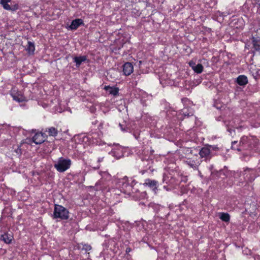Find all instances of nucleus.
I'll return each instance as SVG.
<instances>
[{
  "label": "nucleus",
  "mask_w": 260,
  "mask_h": 260,
  "mask_svg": "<svg viewBox=\"0 0 260 260\" xmlns=\"http://www.w3.org/2000/svg\"><path fill=\"white\" fill-rule=\"evenodd\" d=\"M116 187L121 192L128 195H131L133 192L132 187L129 184V180L127 177L118 179L116 181Z\"/></svg>",
  "instance_id": "1"
},
{
  "label": "nucleus",
  "mask_w": 260,
  "mask_h": 260,
  "mask_svg": "<svg viewBox=\"0 0 260 260\" xmlns=\"http://www.w3.org/2000/svg\"><path fill=\"white\" fill-rule=\"evenodd\" d=\"M53 218L67 220L69 218V212L67 209L61 205L55 204L54 206Z\"/></svg>",
  "instance_id": "2"
},
{
  "label": "nucleus",
  "mask_w": 260,
  "mask_h": 260,
  "mask_svg": "<svg viewBox=\"0 0 260 260\" xmlns=\"http://www.w3.org/2000/svg\"><path fill=\"white\" fill-rule=\"evenodd\" d=\"M72 164L71 160L69 158H65L63 157L58 158L57 161L54 164V167L56 170L62 173L68 170Z\"/></svg>",
  "instance_id": "3"
},
{
  "label": "nucleus",
  "mask_w": 260,
  "mask_h": 260,
  "mask_svg": "<svg viewBox=\"0 0 260 260\" xmlns=\"http://www.w3.org/2000/svg\"><path fill=\"white\" fill-rule=\"evenodd\" d=\"M113 145L115 146V148L109 153L117 159H119L124 156L126 152V149L118 144L114 143Z\"/></svg>",
  "instance_id": "4"
},
{
  "label": "nucleus",
  "mask_w": 260,
  "mask_h": 260,
  "mask_svg": "<svg viewBox=\"0 0 260 260\" xmlns=\"http://www.w3.org/2000/svg\"><path fill=\"white\" fill-rule=\"evenodd\" d=\"M47 135L42 131H38L32 137V141L36 144H41L43 143L46 139Z\"/></svg>",
  "instance_id": "5"
},
{
  "label": "nucleus",
  "mask_w": 260,
  "mask_h": 260,
  "mask_svg": "<svg viewBox=\"0 0 260 260\" xmlns=\"http://www.w3.org/2000/svg\"><path fill=\"white\" fill-rule=\"evenodd\" d=\"M143 185L145 187H149L155 194L157 193L158 190L157 188L158 186V181L155 180L147 179L145 180Z\"/></svg>",
  "instance_id": "6"
},
{
  "label": "nucleus",
  "mask_w": 260,
  "mask_h": 260,
  "mask_svg": "<svg viewBox=\"0 0 260 260\" xmlns=\"http://www.w3.org/2000/svg\"><path fill=\"white\" fill-rule=\"evenodd\" d=\"M240 143H242L243 144H247L249 145L251 148H252V146L255 148L257 144V139L252 136H243L241 138Z\"/></svg>",
  "instance_id": "7"
},
{
  "label": "nucleus",
  "mask_w": 260,
  "mask_h": 260,
  "mask_svg": "<svg viewBox=\"0 0 260 260\" xmlns=\"http://www.w3.org/2000/svg\"><path fill=\"white\" fill-rule=\"evenodd\" d=\"M183 162L187 165L189 168L193 170H197L200 165V161L198 159L188 158L183 160Z\"/></svg>",
  "instance_id": "8"
},
{
  "label": "nucleus",
  "mask_w": 260,
  "mask_h": 260,
  "mask_svg": "<svg viewBox=\"0 0 260 260\" xmlns=\"http://www.w3.org/2000/svg\"><path fill=\"white\" fill-rule=\"evenodd\" d=\"M11 0H1L0 4L3 6V8L7 10L15 11L18 9V5L16 4L14 5L11 6L9 4Z\"/></svg>",
  "instance_id": "9"
},
{
  "label": "nucleus",
  "mask_w": 260,
  "mask_h": 260,
  "mask_svg": "<svg viewBox=\"0 0 260 260\" xmlns=\"http://www.w3.org/2000/svg\"><path fill=\"white\" fill-rule=\"evenodd\" d=\"M199 154L202 158H210L211 155V149L208 146H205L200 150Z\"/></svg>",
  "instance_id": "10"
},
{
  "label": "nucleus",
  "mask_w": 260,
  "mask_h": 260,
  "mask_svg": "<svg viewBox=\"0 0 260 260\" xmlns=\"http://www.w3.org/2000/svg\"><path fill=\"white\" fill-rule=\"evenodd\" d=\"M134 68L133 64L130 62H126L124 64L123 67V73L125 75L128 76L133 72Z\"/></svg>",
  "instance_id": "11"
},
{
  "label": "nucleus",
  "mask_w": 260,
  "mask_h": 260,
  "mask_svg": "<svg viewBox=\"0 0 260 260\" xmlns=\"http://www.w3.org/2000/svg\"><path fill=\"white\" fill-rule=\"evenodd\" d=\"M141 161L143 162L142 166L146 168H150L151 164L153 162L152 159L149 156H141Z\"/></svg>",
  "instance_id": "12"
},
{
  "label": "nucleus",
  "mask_w": 260,
  "mask_h": 260,
  "mask_svg": "<svg viewBox=\"0 0 260 260\" xmlns=\"http://www.w3.org/2000/svg\"><path fill=\"white\" fill-rule=\"evenodd\" d=\"M104 89L113 96L117 95L118 94L119 88L115 86H105Z\"/></svg>",
  "instance_id": "13"
},
{
  "label": "nucleus",
  "mask_w": 260,
  "mask_h": 260,
  "mask_svg": "<svg viewBox=\"0 0 260 260\" xmlns=\"http://www.w3.org/2000/svg\"><path fill=\"white\" fill-rule=\"evenodd\" d=\"M11 94L14 100L17 102H21L25 101V98L23 95L20 92H16V90L14 89L12 91Z\"/></svg>",
  "instance_id": "14"
},
{
  "label": "nucleus",
  "mask_w": 260,
  "mask_h": 260,
  "mask_svg": "<svg viewBox=\"0 0 260 260\" xmlns=\"http://www.w3.org/2000/svg\"><path fill=\"white\" fill-rule=\"evenodd\" d=\"M189 65L196 73L199 74L202 72L203 67L201 63L196 64L193 61H190Z\"/></svg>",
  "instance_id": "15"
},
{
  "label": "nucleus",
  "mask_w": 260,
  "mask_h": 260,
  "mask_svg": "<svg viewBox=\"0 0 260 260\" xmlns=\"http://www.w3.org/2000/svg\"><path fill=\"white\" fill-rule=\"evenodd\" d=\"M83 24V21L81 19H76L72 21L69 28L72 30L76 29L79 26Z\"/></svg>",
  "instance_id": "16"
},
{
  "label": "nucleus",
  "mask_w": 260,
  "mask_h": 260,
  "mask_svg": "<svg viewBox=\"0 0 260 260\" xmlns=\"http://www.w3.org/2000/svg\"><path fill=\"white\" fill-rule=\"evenodd\" d=\"M13 238V237L12 235L5 233L1 235L0 239L7 244H10L11 243Z\"/></svg>",
  "instance_id": "17"
},
{
  "label": "nucleus",
  "mask_w": 260,
  "mask_h": 260,
  "mask_svg": "<svg viewBox=\"0 0 260 260\" xmlns=\"http://www.w3.org/2000/svg\"><path fill=\"white\" fill-rule=\"evenodd\" d=\"M237 82L240 85H244L247 83L248 80L245 76L240 75L237 78Z\"/></svg>",
  "instance_id": "18"
},
{
  "label": "nucleus",
  "mask_w": 260,
  "mask_h": 260,
  "mask_svg": "<svg viewBox=\"0 0 260 260\" xmlns=\"http://www.w3.org/2000/svg\"><path fill=\"white\" fill-rule=\"evenodd\" d=\"M219 215L220 219L223 221L229 222L230 220V215L228 213H219Z\"/></svg>",
  "instance_id": "19"
},
{
  "label": "nucleus",
  "mask_w": 260,
  "mask_h": 260,
  "mask_svg": "<svg viewBox=\"0 0 260 260\" xmlns=\"http://www.w3.org/2000/svg\"><path fill=\"white\" fill-rule=\"evenodd\" d=\"M86 59V58L85 56L75 57L74 58V61L76 62L77 66H79L81 63L84 61Z\"/></svg>",
  "instance_id": "20"
},
{
  "label": "nucleus",
  "mask_w": 260,
  "mask_h": 260,
  "mask_svg": "<svg viewBox=\"0 0 260 260\" xmlns=\"http://www.w3.org/2000/svg\"><path fill=\"white\" fill-rule=\"evenodd\" d=\"M253 45L255 50H260V38H253Z\"/></svg>",
  "instance_id": "21"
},
{
  "label": "nucleus",
  "mask_w": 260,
  "mask_h": 260,
  "mask_svg": "<svg viewBox=\"0 0 260 260\" xmlns=\"http://www.w3.org/2000/svg\"><path fill=\"white\" fill-rule=\"evenodd\" d=\"M26 50L29 54H32L35 50V47L34 44L30 42H28Z\"/></svg>",
  "instance_id": "22"
},
{
  "label": "nucleus",
  "mask_w": 260,
  "mask_h": 260,
  "mask_svg": "<svg viewBox=\"0 0 260 260\" xmlns=\"http://www.w3.org/2000/svg\"><path fill=\"white\" fill-rule=\"evenodd\" d=\"M101 175L103 178L106 177V179L107 180H110L111 178L110 174L107 172H104Z\"/></svg>",
  "instance_id": "23"
},
{
  "label": "nucleus",
  "mask_w": 260,
  "mask_h": 260,
  "mask_svg": "<svg viewBox=\"0 0 260 260\" xmlns=\"http://www.w3.org/2000/svg\"><path fill=\"white\" fill-rule=\"evenodd\" d=\"M132 132V134L135 137V138L138 140L139 138V135H140V131H131Z\"/></svg>",
  "instance_id": "24"
},
{
  "label": "nucleus",
  "mask_w": 260,
  "mask_h": 260,
  "mask_svg": "<svg viewBox=\"0 0 260 260\" xmlns=\"http://www.w3.org/2000/svg\"><path fill=\"white\" fill-rule=\"evenodd\" d=\"M208 146L210 147L211 149V153H212V151H216L219 149L217 145H208Z\"/></svg>",
  "instance_id": "25"
},
{
  "label": "nucleus",
  "mask_w": 260,
  "mask_h": 260,
  "mask_svg": "<svg viewBox=\"0 0 260 260\" xmlns=\"http://www.w3.org/2000/svg\"><path fill=\"white\" fill-rule=\"evenodd\" d=\"M83 249L86 251H89L91 249V246L88 244H84L83 246Z\"/></svg>",
  "instance_id": "26"
},
{
  "label": "nucleus",
  "mask_w": 260,
  "mask_h": 260,
  "mask_svg": "<svg viewBox=\"0 0 260 260\" xmlns=\"http://www.w3.org/2000/svg\"><path fill=\"white\" fill-rule=\"evenodd\" d=\"M129 180V184L132 187V189H133V186L137 183V182L133 178H131Z\"/></svg>",
  "instance_id": "27"
},
{
  "label": "nucleus",
  "mask_w": 260,
  "mask_h": 260,
  "mask_svg": "<svg viewBox=\"0 0 260 260\" xmlns=\"http://www.w3.org/2000/svg\"><path fill=\"white\" fill-rule=\"evenodd\" d=\"M46 132H48V134L50 135V136H56L57 134V131H46Z\"/></svg>",
  "instance_id": "28"
},
{
  "label": "nucleus",
  "mask_w": 260,
  "mask_h": 260,
  "mask_svg": "<svg viewBox=\"0 0 260 260\" xmlns=\"http://www.w3.org/2000/svg\"><path fill=\"white\" fill-rule=\"evenodd\" d=\"M237 141H234V142H232V146H231V148L232 149H235V150H237L238 151H239L240 150V149H239L238 148H237V147H234V145L237 144Z\"/></svg>",
  "instance_id": "29"
},
{
  "label": "nucleus",
  "mask_w": 260,
  "mask_h": 260,
  "mask_svg": "<svg viewBox=\"0 0 260 260\" xmlns=\"http://www.w3.org/2000/svg\"><path fill=\"white\" fill-rule=\"evenodd\" d=\"M31 142V140L29 139H26L25 140V142H23V143H22L21 144V145L20 147H21L22 145H23L24 144H28L30 142Z\"/></svg>",
  "instance_id": "30"
},
{
  "label": "nucleus",
  "mask_w": 260,
  "mask_h": 260,
  "mask_svg": "<svg viewBox=\"0 0 260 260\" xmlns=\"http://www.w3.org/2000/svg\"><path fill=\"white\" fill-rule=\"evenodd\" d=\"M96 144L99 146H102L103 145L106 144V143L104 142V141H102V140H100V141L96 142Z\"/></svg>",
  "instance_id": "31"
},
{
  "label": "nucleus",
  "mask_w": 260,
  "mask_h": 260,
  "mask_svg": "<svg viewBox=\"0 0 260 260\" xmlns=\"http://www.w3.org/2000/svg\"><path fill=\"white\" fill-rule=\"evenodd\" d=\"M16 152L18 154H21L22 153V150H21V149L19 147L16 150Z\"/></svg>",
  "instance_id": "32"
},
{
  "label": "nucleus",
  "mask_w": 260,
  "mask_h": 260,
  "mask_svg": "<svg viewBox=\"0 0 260 260\" xmlns=\"http://www.w3.org/2000/svg\"><path fill=\"white\" fill-rule=\"evenodd\" d=\"M99 185H100V181L96 182L95 184V187H96V190L101 189V188L99 187V186H98Z\"/></svg>",
  "instance_id": "33"
},
{
  "label": "nucleus",
  "mask_w": 260,
  "mask_h": 260,
  "mask_svg": "<svg viewBox=\"0 0 260 260\" xmlns=\"http://www.w3.org/2000/svg\"><path fill=\"white\" fill-rule=\"evenodd\" d=\"M103 159H104V157H99L98 159V162L99 163H100L101 162L103 161Z\"/></svg>",
  "instance_id": "34"
},
{
  "label": "nucleus",
  "mask_w": 260,
  "mask_h": 260,
  "mask_svg": "<svg viewBox=\"0 0 260 260\" xmlns=\"http://www.w3.org/2000/svg\"><path fill=\"white\" fill-rule=\"evenodd\" d=\"M178 118L180 120H182L183 119V118H182V114H179L178 115Z\"/></svg>",
  "instance_id": "35"
},
{
  "label": "nucleus",
  "mask_w": 260,
  "mask_h": 260,
  "mask_svg": "<svg viewBox=\"0 0 260 260\" xmlns=\"http://www.w3.org/2000/svg\"><path fill=\"white\" fill-rule=\"evenodd\" d=\"M254 260H260V256L259 255H256L254 257Z\"/></svg>",
  "instance_id": "36"
},
{
  "label": "nucleus",
  "mask_w": 260,
  "mask_h": 260,
  "mask_svg": "<svg viewBox=\"0 0 260 260\" xmlns=\"http://www.w3.org/2000/svg\"><path fill=\"white\" fill-rule=\"evenodd\" d=\"M131 251V249L129 247L126 248V250H125L126 253H129Z\"/></svg>",
  "instance_id": "37"
},
{
  "label": "nucleus",
  "mask_w": 260,
  "mask_h": 260,
  "mask_svg": "<svg viewBox=\"0 0 260 260\" xmlns=\"http://www.w3.org/2000/svg\"><path fill=\"white\" fill-rule=\"evenodd\" d=\"M186 110H187L186 109H184L182 111L183 114L184 115V116H186Z\"/></svg>",
  "instance_id": "38"
},
{
  "label": "nucleus",
  "mask_w": 260,
  "mask_h": 260,
  "mask_svg": "<svg viewBox=\"0 0 260 260\" xmlns=\"http://www.w3.org/2000/svg\"><path fill=\"white\" fill-rule=\"evenodd\" d=\"M164 188L166 189L167 190H169V189L168 188L167 186H164Z\"/></svg>",
  "instance_id": "39"
},
{
  "label": "nucleus",
  "mask_w": 260,
  "mask_h": 260,
  "mask_svg": "<svg viewBox=\"0 0 260 260\" xmlns=\"http://www.w3.org/2000/svg\"><path fill=\"white\" fill-rule=\"evenodd\" d=\"M99 168H100V165H98V166H97L96 168H97V169H99Z\"/></svg>",
  "instance_id": "40"
}]
</instances>
